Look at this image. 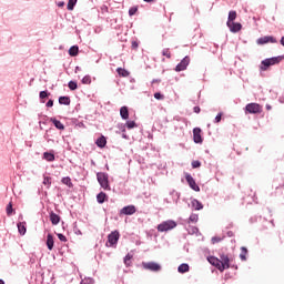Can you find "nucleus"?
Returning a JSON list of instances; mask_svg holds the SVG:
<instances>
[{
	"label": "nucleus",
	"mask_w": 284,
	"mask_h": 284,
	"mask_svg": "<svg viewBox=\"0 0 284 284\" xmlns=\"http://www.w3.org/2000/svg\"><path fill=\"white\" fill-rule=\"evenodd\" d=\"M222 116H223V113H219V114L215 116V123H221Z\"/></svg>",
	"instance_id": "de8ad7c7"
},
{
	"label": "nucleus",
	"mask_w": 284,
	"mask_h": 284,
	"mask_svg": "<svg viewBox=\"0 0 284 284\" xmlns=\"http://www.w3.org/2000/svg\"><path fill=\"white\" fill-rule=\"evenodd\" d=\"M245 111L248 112V114H261V112H263V106L258 103H248L245 106Z\"/></svg>",
	"instance_id": "39448f33"
},
{
	"label": "nucleus",
	"mask_w": 284,
	"mask_h": 284,
	"mask_svg": "<svg viewBox=\"0 0 284 284\" xmlns=\"http://www.w3.org/2000/svg\"><path fill=\"white\" fill-rule=\"evenodd\" d=\"M43 159H44L45 161L52 162V161H54V153L44 152V153H43Z\"/></svg>",
	"instance_id": "cd10ccee"
},
{
	"label": "nucleus",
	"mask_w": 284,
	"mask_h": 284,
	"mask_svg": "<svg viewBox=\"0 0 284 284\" xmlns=\"http://www.w3.org/2000/svg\"><path fill=\"white\" fill-rule=\"evenodd\" d=\"M146 3H152L154 0H144Z\"/></svg>",
	"instance_id": "5fc2aeb1"
},
{
	"label": "nucleus",
	"mask_w": 284,
	"mask_h": 284,
	"mask_svg": "<svg viewBox=\"0 0 284 284\" xmlns=\"http://www.w3.org/2000/svg\"><path fill=\"white\" fill-rule=\"evenodd\" d=\"M47 247L50 251H52L54 247V236H52V234L47 235Z\"/></svg>",
	"instance_id": "f3484780"
},
{
	"label": "nucleus",
	"mask_w": 284,
	"mask_h": 284,
	"mask_svg": "<svg viewBox=\"0 0 284 284\" xmlns=\"http://www.w3.org/2000/svg\"><path fill=\"white\" fill-rule=\"evenodd\" d=\"M207 261L211 265H213V267H216L220 272H223V266L221 264V260H219L217 257H214V256H210V257H207Z\"/></svg>",
	"instance_id": "f8f14e48"
},
{
	"label": "nucleus",
	"mask_w": 284,
	"mask_h": 284,
	"mask_svg": "<svg viewBox=\"0 0 284 284\" xmlns=\"http://www.w3.org/2000/svg\"><path fill=\"white\" fill-rule=\"evenodd\" d=\"M120 214H124L125 216H132V214H136V206L128 205L121 209Z\"/></svg>",
	"instance_id": "9d476101"
},
{
	"label": "nucleus",
	"mask_w": 284,
	"mask_h": 284,
	"mask_svg": "<svg viewBox=\"0 0 284 284\" xmlns=\"http://www.w3.org/2000/svg\"><path fill=\"white\" fill-rule=\"evenodd\" d=\"M226 26L232 32H241L243 28V26L239 22H226Z\"/></svg>",
	"instance_id": "ddd939ff"
},
{
	"label": "nucleus",
	"mask_w": 284,
	"mask_h": 284,
	"mask_svg": "<svg viewBox=\"0 0 284 284\" xmlns=\"http://www.w3.org/2000/svg\"><path fill=\"white\" fill-rule=\"evenodd\" d=\"M50 93H48V91H41L40 92V99H48Z\"/></svg>",
	"instance_id": "a18cd8bd"
},
{
	"label": "nucleus",
	"mask_w": 284,
	"mask_h": 284,
	"mask_svg": "<svg viewBox=\"0 0 284 284\" xmlns=\"http://www.w3.org/2000/svg\"><path fill=\"white\" fill-rule=\"evenodd\" d=\"M174 227H176L174 220L164 221L158 225V232H170V230H174Z\"/></svg>",
	"instance_id": "f03ea898"
},
{
	"label": "nucleus",
	"mask_w": 284,
	"mask_h": 284,
	"mask_svg": "<svg viewBox=\"0 0 284 284\" xmlns=\"http://www.w3.org/2000/svg\"><path fill=\"white\" fill-rule=\"evenodd\" d=\"M95 144L98 145V148H105V145L108 144V140H105V136H100L97 141Z\"/></svg>",
	"instance_id": "a211bd4d"
},
{
	"label": "nucleus",
	"mask_w": 284,
	"mask_h": 284,
	"mask_svg": "<svg viewBox=\"0 0 284 284\" xmlns=\"http://www.w3.org/2000/svg\"><path fill=\"white\" fill-rule=\"evenodd\" d=\"M186 183H189L190 187L194 190V192H201V187L196 185V181H194V178L192 175L186 174L185 175Z\"/></svg>",
	"instance_id": "9b49d317"
},
{
	"label": "nucleus",
	"mask_w": 284,
	"mask_h": 284,
	"mask_svg": "<svg viewBox=\"0 0 284 284\" xmlns=\"http://www.w3.org/2000/svg\"><path fill=\"white\" fill-rule=\"evenodd\" d=\"M191 204L195 210H203V204L199 200H193Z\"/></svg>",
	"instance_id": "393cba45"
},
{
	"label": "nucleus",
	"mask_w": 284,
	"mask_h": 284,
	"mask_svg": "<svg viewBox=\"0 0 284 284\" xmlns=\"http://www.w3.org/2000/svg\"><path fill=\"white\" fill-rule=\"evenodd\" d=\"M59 103L60 105H70V97H60Z\"/></svg>",
	"instance_id": "5701e85b"
},
{
	"label": "nucleus",
	"mask_w": 284,
	"mask_h": 284,
	"mask_svg": "<svg viewBox=\"0 0 284 284\" xmlns=\"http://www.w3.org/2000/svg\"><path fill=\"white\" fill-rule=\"evenodd\" d=\"M57 236L62 243H68V237H65V235L58 233Z\"/></svg>",
	"instance_id": "a19ab883"
},
{
	"label": "nucleus",
	"mask_w": 284,
	"mask_h": 284,
	"mask_svg": "<svg viewBox=\"0 0 284 284\" xmlns=\"http://www.w3.org/2000/svg\"><path fill=\"white\" fill-rule=\"evenodd\" d=\"M178 272H180V274H185V272H190V265L187 264H181L178 267Z\"/></svg>",
	"instance_id": "4be33fe9"
},
{
	"label": "nucleus",
	"mask_w": 284,
	"mask_h": 284,
	"mask_svg": "<svg viewBox=\"0 0 284 284\" xmlns=\"http://www.w3.org/2000/svg\"><path fill=\"white\" fill-rule=\"evenodd\" d=\"M82 83L84 85H90V83H92V78L90 75H85L83 79H82Z\"/></svg>",
	"instance_id": "473e14b6"
},
{
	"label": "nucleus",
	"mask_w": 284,
	"mask_h": 284,
	"mask_svg": "<svg viewBox=\"0 0 284 284\" xmlns=\"http://www.w3.org/2000/svg\"><path fill=\"white\" fill-rule=\"evenodd\" d=\"M52 105H54V101L49 100V101L47 102V108H52Z\"/></svg>",
	"instance_id": "09e8293b"
},
{
	"label": "nucleus",
	"mask_w": 284,
	"mask_h": 284,
	"mask_svg": "<svg viewBox=\"0 0 284 284\" xmlns=\"http://www.w3.org/2000/svg\"><path fill=\"white\" fill-rule=\"evenodd\" d=\"M232 261H234L232 255H227L225 253L220 254V263L223 267V272H225V270H230V263H232Z\"/></svg>",
	"instance_id": "20e7f679"
},
{
	"label": "nucleus",
	"mask_w": 284,
	"mask_h": 284,
	"mask_svg": "<svg viewBox=\"0 0 284 284\" xmlns=\"http://www.w3.org/2000/svg\"><path fill=\"white\" fill-rule=\"evenodd\" d=\"M124 265H126V267H130V265H132V255H130V254L125 255Z\"/></svg>",
	"instance_id": "7c9ffc66"
},
{
	"label": "nucleus",
	"mask_w": 284,
	"mask_h": 284,
	"mask_svg": "<svg viewBox=\"0 0 284 284\" xmlns=\"http://www.w3.org/2000/svg\"><path fill=\"white\" fill-rule=\"evenodd\" d=\"M143 270H149L150 272H161V264L156 262H142Z\"/></svg>",
	"instance_id": "423d86ee"
},
{
	"label": "nucleus",
	"mask_w": 284,
	"mask_h": 284,
	"mask_svg": "<svg viewBox=\"0 0 284 284\" xmlns=\"http://www.w3.org/2000/svg\"><path fill=\"white\" fill-rule=\"evenodd\" d=\"M281 59L278 58H270L262 61L261 70L265 71L270 68V65H276V63H280Z\"/></svg>",
	"instance_id": "0eeeda50"
},
{
	"label": "nucleus",
	"mask_w": 284,
	"mask_h": 284,
	"mask_svg": "<svg viewBox=\"0 0 284 284\" xmlns=\"http://www.w3.org/2000/svg\"><path fill=\"white\" fill-rule=\"evenodd\" d=\"M69 54L70 57H77V54H79V47L73 45L69 49Z\"/></svg>",
	"instance_id": "a878e982"
},
{
	"label": "nucleus",
	"mask_w": 284,
	"mask_h": 284,
	"mask_svg": "<svg viewBox=\"0 0 284 284\" xmlns=\"http://www.w3.org/2000/svg\"><path fill=\"white\" fill-rule=\"evenodd\" d=\"M43 185H47L48 187H50V185H52V181L49 176H44Z\"/></svg>",
	"instance_id": "ea45409f"
},
{
	"label": "nucleus",
	"mask_w": 284,
	"mask_h": 284,
	"mask_svg": "<svg viewBox=\"0 0 284 284\" xmlns=\"http://www.w3.org/2000/svg\"><path fill=\"white\" fill-rule=\"evenodd\" d=\"M80 284H94V280L92 277H85Z\"/></svg>",
	"instance_id": "e433bc0d"
},
{
	"label": "nucleus",
	"mask_w": 284,
	"mask_h": 284,
	"mask_svg": "<svg viewBox=\"0 0 284 284\" xmlns=\"http://www.w3.org/2000/svg\"><path fill=\"white\" fill-rule=\"evenodd\" d=\"M74 6H77V0H69L67 4V9L74 10Z\"/></svg>",
	"instance_id": "2f4dec72"
},
{
	"label": "nucleus",
	"mask_w": 284,
	"mask_h": 284,
	"mask_svg": "<svg viewBox=\"0 0 284 284\" xmlns=\"http://www.w3.org/2000/svg\"><path fill=\"white\" fill-rule=\"evenodd\" d=\"M116 72L120 77H130V72L123 68H118Z\"/></svg>",
	"instance_id": "bb28decb"
},
{
	"label": "nucleus",
	"mask_w": 284,
	"mask_h": 284,
	"mask_svg": "<svg viewBox=\"0 0 284 284\" xmlns=\"http://www.w3.org/2000/svg\"><path fill=\"white\" fill-rule=\"evenodd\" d=\"M51 122L53 123V125H55L57 130H65V125H63V123H61V121L51 118Z\"/></svg>",
	"instance_id": "6ab92c4d"
},
{
	"label": "nucleus",
	"mask_w": 284,
	"mask_h": 284,
	"mask_svg": "<svg viewBox=\"0 0 284 284\" xmlns=\"http://www.w3.org/2000/svg\"><path fill=\"white\" fill-rule=\"evenodd\" d=\"M18 231L20 234H26V224L23 223H18Z\"/></svg>",
	"instance_id": "72a5a7b5"
},
{
	"label": "nucleus",
	"mask_w": 284,
	"mask_h": 284,
	"mask_svg": "<svg viewBox=\"0 0 284 284\" xmlns=\"http://www.w3.org/2000/svg\"><path fill=\"white\" fill-rule=\"evenodd\" d=\"M193 140L194 143H203V138L201 136V128L193 129Z\"/></svg>",
	"instance_id": "4468645a"
},
{
	"label": "nucleus",
	"mask_w": 284,
	"mask_h": 284,
	"mask_svg": "<svg viewBox=\"0 0 284 284\" xmlns=\"http://www.w3.org/2000/svg\"><path fill=\"white\" fill-rule=\"evenodd\" d=\"M60 8H63L64 3L63 2H59L58 4Z\"/></svg>",
	"instance_id": "864d4df0"
},
{
	"label": "nucleus",
	"mask_w": 284,
	"mask_h": 284,
	"mask_svg": "<svg viewBox=\"0 0 284 284\" xmlns=\"http://www.w3.org/2000/svg\"><path fill=\"white\" fill-rule=\"evenodd\" d=\"M119 239H121V234L119 231H113L108 235V241L105 243L106 247H114L116 243H119Z\"/></svg>",
	"instance_id": "f257e3e1"
},
{
	"label": "nucleus",
	"mask_w": 284,
	"mask_h": 284,
	"mask_svg": "<svg viewBox=\"0 0 284 284\" xmlns=\"http://www.w3.org/2000/svg\"><path fill=\"white\" fill-rule=\"evenodd\" d=\"M154 99H156L158 101H163L164 95L161 94L160 92H156V93H154Z\"/></svg>",
	"instance_id": "c03bdc74"
},
{
	"label": "nucleus",
	"mask_w": 284,
	"mask_h": 284,
	"mask_svg": "<svg viewBox=\"0 0 284 284\" xmlns=\"http://www.w3.org/2000/svg\"><path fill=\"white\" fill-rule=\"evenodd\" d=\"M266 110H272V106H270V105H266Z\"/></svg>",
	"instance_id": "6e6d98bb"
},
{
	"label": "nucleus",
	"mask_w": 284,
	"mask_h": 284,
	"mask_svg": "<svg viewBox=\"0 0 284 284\" xmlns=\"http://www.w3.org/2000/svg\"><path fill=\"white\" fill-rule=\"evenodd\" d=\"M187 65H190V57H185L176 67L175 72H183V70H187Z\"/></svg>",
	"instance_id": "6e6552de"
},
{
	"label": "nucleus",
	"mask_w": 284,
	"mask_h": 284,
	"mask_svg": "<svg viewBox=\"0 0 284 284\" xmlns=\"http://www.w3.org/2000/svg\"><path fill=\"white\" fill-rule=\"evenodd\" d=\"M136 12H139V7H132V8L129 10L130 17H134V14H136Z\"/></svg>",
	"instance_id": "58836bf2"
},
{
	"label": "nucleus",
	"mask_w": 284,
	"mask_h": 284,
	"mask_svg": "<svg viewBox=\"0 0 284 284\" xmlns=\"http://www.w3.org/2000/svg\"><path fill=\"white\" fill-rule=\"evenodd\" d=\"M162 54L163 57H166V59H172V53L170 52V49H163Z\"/></svg>",
	"instance_id": "4c0bfd02"
},
{
	"label": "nucleus",
	"mask_w": 284,
	"mask_h": 284,
	"mask_svg": "<svg viewBox=\"0 0 284 284\" xmlns=\"http://www.w3.org/2000/svg\"><path fill=\"white\" fill-rule=\"evenodd\" d=\"M97 179H98V182L101 185V187H103L106 191L111 190L108 174L100 172L97 174Z\"/></svg>",
	"instance_id": "7ed1b4c3"
},
{
	"label": "nucleus",
	"mask_w": 284,
	"mask_h": 284,
	"mask_svg": "<svg viewBox=\"0 0 284 284\" xmlns=\"http://www.w3.org/2000/svg\"><path fill=\"white\" fill-rule=\"evenodd\" d=\"M221 241H223V237H221V236H214L211 239V243L213 245H216V243H221Z\"/></svg>",
	"instance_id": "c9c22d12"
},
{
	"label": "nucleus",
	"mask_w": 284,
	"mask_h": 284,
	"mask_svg": "<svg viewBox=\"0 0 284 284\" xmlns=\"http://www.w3.org/2000/svg\"><path fill=\"white\" fill-rule=\"evenodd\" d=\"M0 284H6V282H3V280H0Z\"/></svg>",
	"instance_id": "4d7b16f0"
},
{
	"label": "nucleus",
	"mask_w": 284,
	"mask_h": 284,
	"mask_svg": "<svg viewBox=\"0 0 284 284\" xmlns=\"http://www.w3.org/2000/svg\"><path fill=\"white\" fill-rule=\"evenodd\" d=\"M240 258L241 261H247V247L245 246L241 247Z\"/></svg>",
	"instance_id": "412c9836"
},
{
	"label": "nucleus",
	"mask_w": 284,
	"mask_h": 284,
	"mask_svg": "<svg viewBox=\"0 0 284 284\" xmlns=\"http://www.w3.org/2000/svg\"><path fill=\"white\" fill-rule=\"evenodd\" d=\"M132 48H139V43L132 42Z\"/></svg>",
	"instance_id": "3c124183"
},
{
	"label": "nucleus",
	"mask_w": 284,
	"mask_h": 284,
	"mask_svg": "<svg viewBox=\"0 0 284 284\" xmlns=\"http://www.w3.org/2000/svg\"><path fill=\"white\" fill-rule=\"evenodd\" d=\"M77 88H79L78 84H77V82H74V81H70V82H69V89H70V90H77Z\"/></svg>",
	"instance_id": "37998d69"
},
{
	"label": "nucleus",
	"mask_w": 284,
	"mask_h": 284,
	"mask_svg": "<svg viewBox=\"0 0 284 284\" xmlns=\"http://www.w3.org/2000/svg\"><path fill=\"white\" fill-rule=\"evenodd\" d=\"M62 183H63V185H67L68 187H72V185H73L70 176L63 178Z\"/></svg>",
	"instance_id": "c756f323"
},
{
	"label": "nucleus",
	"mask_w": 284,
	"mask_h": 284,
	"mask_svg": "<svg viewBox=\"0 0 284 284\" xmlns=\"http://www.w3.org/2000/svg\"><path fill=\"white\" fill-rule=\"evenodd\" d=\"M200 165H201V162H200L199 160H195V161L192 162V168H193V169H196V168H199Z\"/></svg>",
	"instance_id": "49530a36"
},
{
	"label": "nucleus",
	"mask_w": 284,
	"mask_h": 284,
	"mask_svg": "<svg viewBox=\"0 0 284 284\" xmlns=\"http://www.w3.org/2000/svg\"><path fill=\"white\" fill-rule=\"evenodd\" d=\"M281 45L284 47V36L282 37L281 41H280Z\"/></svg>",
	"instance_id": "603ef678"
},
{
	"label": "nucleus",
	"mask_w": 284,
	"mask_h": 284,
	"mask_svg": "<svg viewBox=\"0 0 284 284\" xmlns=\"http://www.w3.org/2000/svg\"><path fill=\"white\" fill-rule=\"evenodd\" d=\"M120 115L121 119H123L124 121H128L130 119V111L128 110V106H122L120 109Z\"/></svg>",
	"instance_id": "2eb2a0df"
},
{
	"label": "nucleus",
	"mask_w": 284,
	"mask_h": 284,
	"mask_svg": "<svg viewBox=\"0 0 284 284\" xmlns=\"http://www.w3.org/2000/svg\"><path fill=\"white\" fill-rule=\"evenodd\" d=\"M193 112H195V114H199L201 112V108L200 106H194Z\"/></svg>",
	"instance_id": "8fccbe9b"
},
{
	"label": "nucleus",
	"mask_w": 284,
	"mask_h": 284,
	"mask_svg": "<svg viewBox=\"0 0 284 284\" xmlns=\"http://www.w3.org/2000/svg\"><path fill=\"white\" fill-rule=\"evenodd\" d=\"M97 201H98V203H100V204L105 203V201H108V195H106L104 192H100V193L97 195Z\"/></svg>",
	"instance_id": "aec40b11"
},
{
	"label": "nucleus",
	"mask_w": 284,
	"mask_h": 284,
	"mask_svg": "<svg viewBox=\"0 0 284 284\" xmlns=\"http://www.w3.org/2000/svg\"><path fill=\"white\" fill-rule=\"evenodd\" d=\"M236 17H237L236 11H230L227 23H232V22L236 21Z\"/></svg>",
	"instance_id": "b1692460"
},
{
	"label": "nucleus",
	"mask_w": 284,
	"mask_h": 284,
	"mask_svg": "<svg viewBox=\"0 0 284 284\" xmlns=\"http://www.w3.org/2000/svg\"><path fill=\"white\" fill-rule=\"evenodd\" d=\"M276 38L272 36H265L257 39V45H265V43H276Z\"/></svg>",
	"instance_id": "1a4fd4ad"
},
{
	"label": "nucleus",
	"mask_w": 284,
	"mask_h": 284,
	"mask_svg": "<svg viewBox=\"0 0 284 284\" xmlns=\"http://www.w3.org/2000/svg\"><path fill=\"white\" fill-rule=\"evenodd\" d=\"M12 212H14V210L12 209V202H10V203L7 205V215H8V216H12Z\"/></svg>",
	"instance_id": "f704fd0d"
},
{
	"label": "nucleus",
	"mask_w": 284,
	"mask_h": 284,
	"mask_svg": "<svg viewBox=\"0 0 284 284\" xmlns=\"http://www.w3.org/2000/svg\"><path fill=\"white\" fill-rule=\"evenodd\" d=\"M126 128H128L129 130H132V128H136V122H134V121H128V122H126Z\"/></svg>",
	"instance_id": "79ce46f5"
},
{
	"label": "nucleus",
	"mask_w": 284,
	"mask_h": 284,
	"mask_svg": "<svg viewBox=\"0 0 284 284\" xmlns=\"http://www.w3.org/2000/svg\"><path fill=\"white\" fill-rule=\"evenodd\" d=\"M50 221H51L52 225H59V223H61V216H59L54 212H51L50 213Z\"/></svg>",
	"instance_id": "dca6fc26"
},
{
	"label": "nucleus",
	"mask_w": 284,
	"mask_h": 284,
	"mask_svg": "<svg viewBox=\"0 0 284 284\" xmlns=\"http://www.w3.org/2000/svg\"><path fill=\"white\" fill-rule=\"evenodd\" d=\"M199 222V214L192 213L189 217V223H197Z\"/></svg>",
	"instance_id": "c85d7f7f"
}]
</instances>
